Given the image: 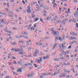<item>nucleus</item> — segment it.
Segmentation results:
<instances>
[{
	"label": "nucleus",
	"instance_id": "1",
	"mask_svg": "<svg viewBox=\"0 0 78 78\" xmlns=\"http://www.w3.org/2000/svg\"><path fill=\"white\" fill-rule=\"evenodd\" d=\"M24 68H25V67H22L20 69H17V72H22V69H24Z\"/></svg>",
	"mask_w": 78,
	"mask_h": 78
},
{
	"label": "nucleus",
	"instance_id": "2",
	"mask_svg": "<svg viewBox=\"0 0 78 78\" xmlns=\"http://www.w3.org/2000/svg\"><path fill=\"white\" fill-rule=\"evenodd\" d=\"M74 16L76 17H77V18H78V12L77 11H76L75 13H74Z\"/></svg>",
	"mask_w": 78,
	"mask_h": 78
},
{
	"label": "nucleus",
	"instance_id": "3",
	"mask_svg": "<svg viewBox=\"0 0 78 78\" xmlns=\"http://www.w3.org/2000/svg\"><path fill=\"white\" fill-rule=\"evenodd\" d=\"M30 76H34V74L32 73H30L29 74H27V77H28V78H30Z\"/></svg>",
	"mask_w": 78,
	"mask_h": 78
},
{
	"label": "nucleus",
	"instance_id": "4",
	"mask_svg": "<svg viewBox=\"0 0 78 78\" xmlns=\"http://www.w3.org/2000/svg\"><path fill=\"white\" fill-rule=\"evenodd\" d=\"M51 73H49L46 74L45 73H42V76H45V75H51Z\"/></svg>",
	"mask_w": 78,
	"mask_h": 78
},
{
	"label": "nucleus",
	"instance_id": "5",
	"mask_svg": "<svg viewBox=\"0 0 78 78\" xmlns=\"http://www.w3.org/2000/svg\"><path fill=\"white\" fill-rule=\"evenodd\" d=\"M60 73L59 71H58V72H56L54 73H53V74L52 75V76H55V75L58 74V73Z\"/></svg>",
	"mask_w": 78,
	"mask_h": 78
},
{
	"label": "nucleus",
	"instance_id": "6",
	"mask_svg": "<svg viewBox=\"0 0 78 78\" xmlns=\"http://www.w3.org/2000/svg\"><path fill=\"white\" fill-rule=\"evenodd\" d=\"M53 46H54V47H53V48H52L53 50H55V48H56V46H57V43H55V44H54L53 45Z\"/></svg>",
	"mask_w": 78,
	"mask_h": 78
},
{
	"label": "nucleus",
	"instance_id": "7",
	"mask_svg": "<svg viewBox=\"0 0 78 78\" xmlns=\"http://www.w3.org/2000/svg\"><path fill=\"white\" fill-rule=\"evenodd\" d=\"M37 55L36 53H35V52H33V55L34 57H35V56H37Z\"/></svg>",
	"mask_w": 78,
	"mask_h": 78
},
{
	"label": "nucleus",
	"instance_id": "8",
	"mask_svg": "<svg viewBox=\"0 0 78 78\" xmlns=\"http://www.w3.org/2000/svg\"><path fill=\"white\" fill-rule=\"evenodd\" d=\"M34 52L36 53V54L37 55V54H39V50L38 49H37Z\"/></svg>",
	"mask_w": 78,
	"mask_h": 78
},
{
	"label": "nucleus",
	"instance_id": "9",
	"mask_svg": "<svg viewBox=\"0 0 78 78\" xmlns=\"http://www.w3.org/2000/svg\"><path fill=\"white\" fill-rule=\"evenodd\" d=\"M4 31H5V32H7L8 33H11V31H8V30H7V29H4Z\"/></svg>",
	"mask_w": 78,
	"mask_h": 78
},
{
	"label": "nucleus",
	"instance_id": "10",
	"mask_svg": "<svg viewBox=\"0 0 78 78\" xmlns=\"http://www.w3.org/2000/svg\"><path fill=\"white\" fill-rule=\"evenodd\" d=\"M66 20H62L63 22H61L62 24H63L64 25V24H66Z\"/></svg>",
	"mask_w": 78,
	"mask_h": 78
},
{
	"label": "nucleus",
	"instance_id": "11",
	"mask_svg": "<svg viewBox=\"0 0 78 78\" xmlns=\"http://www.w3.org/2000/svg\"><path fill=\"white\" fill-rule=\"evenodd\" d=\"M32 17V18H34V17H36V15H35L34 14V12H33Z\"/></svg>",
	"mask_w": 78,
	"mask_h": 78
},
{
	"label": "nucleus",
	"instance_id": "12",
	"mask_svg": "<svg viewBox=\"0 0 78 78\" xmlns=\"http://www.w3.org/2000/svg\"><path fill=\"white\" fill-rule=\"evenodd\" d=\"M27 11L28 13H29V14H30L31 12V10H30V9H27Z\"/></svg>",
	"mask_w": 78,
	"mask_h": 78
},
{
	"label": "nucleus",
	"instance_id": "13",
	"mask_svg": "<svg viewBox=\"0 0 78 78\" xmlns=\"http://www.w3.org/2000/svg\"><path fill=\"white\" fill-rule=\"evenodd\" d=\"M37 3V2H32L31 3V5H34V4H36Z\"/></svg>",
	"mask_w": 78,
	"mask_h": 78
},
{
	"label": "nucleus",
	"instance_id": "14",
	"mask_svg": "<svg viewBox=\"0 0 78 78\" xmlns=\"http://www.w3.org/2000/svg\"><path fill=\"white\" fill-rule=\"evenodd\" d=\"M58 40H59V41H62L63 40V39H64V37H63L62 39H61V37H58Z\"/></svg>",
	"mask_w": 78,
	"mask_h": 78
},
{
	"label": "nucleus",
	"instance_id": "15",
	"mask_svg": "<svg viewBox=\"0 0 78 78\" xmlns=\"http://www.w3.org/2000/svg\"><path fill=\"white\" fill-rule=\"evenodd\" d=\"M61 75H62V77H64L66 76V74L64 73H62Z\"/></svg>",
	"mask_w": 78,
	"mask_h": 78
},
{
	"label": "nucleus",
	"instance_id": "16",
	"mask_svg": "<svg viewBox=\"0 0 78 78\" xmlns=\"http://www.w3.org/2000/svg\"><path fill=\"white\" fill-rule=\"evenodd\" d=\"M36 62L37 63H39V64H40V62L39 61V59H37Z\"/></svg>",
	"mask_w": 78,
	"mask_h": 78
},
{
	"label": "nucleus",
	"instance_id": "17",
	"mask_svg": "<svg viewBox=\"0 0 78 78\" xmlns=\"http://www.w3.org/2000/svg\"><path fill=\"white\" fill-rule=\"evenodd\" d=\"M53 32L54 34V35L56 36V32L57 31H53Z\"/></svg>",
	"mask_w": 78,
	"mask_h": 78
},
{
	"label": "nucleus",
	"instance_id": "18",
	"mask_svg": "<svg viewBox=\"0 0 78 78\" xmlns=\"http://www.w3.org/2000/svg\"><path fill=\"white\" fill-rule=\"evenodd\" d=\"M55 61H60V59L59 58H58L56 59H54Z\"/></svg>",
	"mask_w": 78,
	"mask_h": 78
},
{
	"label": "nucleus",
	"instance_id": "19",
	"mask_svg": "<svg viewBox=\"0 0 78 78\" xmlns=\"http://www.w3.org/2000/svg\"><path fill=\"white\" fill-rule=\"evenodd\" d=\"M5 20H3V19H1V22L3 23H4V22H5Z\"/></svg>",
	"mask_w": 78,
	"mask_h": 78
},
{
	"label": "nucleus",
	"instance_id": "20",
	"mask_svg": "<svg viewBox=\"0 0 78 78\" xmlns=\"http://www.w3.org/2000/svg\"><path fill=\"white\" fill-rule=\"evenodd\" d=\"M40 60H39L40 62H42V57H39Z\"/></svg>",
	"mask_w": 78,
	"mask_h": 78
},
{
	"label": "nucleus",
	"instance_id": "21",
	"mask_svg": "<svg viewBox=\"0 0 78 78\" xmlns=\"http://www.w3.org/2000/svg\"><path fill=\"white\" fill-rule=\"evenodd\" d=\"M19 42L20 43H25V41L22 40L21 41H19Z\"/></svg>",
	"mask_w": 78,
	"mask_h": 78
},
{
	"label": "nucleus",
	"instance_id": "22",
	"mask_svg": "<svg viewBox=\"0 0 78 78\" xmlns=\"http://www.w3.org/2000/svg\"><path fill=\"white\" fill-rule=\"evenodd\" d=\"M24 53H25V52H24L19 53V54H20V55H23V54H24Z\"/></svg>",
	"mask_w": 78,
	"mask_h": 78
},
{
	"label": "nucleus",
	"instance_id": "23",
	"mask_svg": "<svg viewBox=\"0 0 78 78\" xmlns=\"http://www.w3.org/2000/svg\"><path fill=\"white\" fill-rule=\"evenodd\" d=\"M11 50L12 51H15V52L16 51V48H12Z\"/></svg>",
	"mask_w": 78,
	"mask_h": 78
},
{
	"label": "nucleus",
	"instance_id": "24",
	"mask_svg": "<svg viewBox=\"0 0 78 78\" xmlns=\"http://www.w3.org/2000/svg\"><path fill=\"white\" fill-rule=\"evenodd\" d=\"M6 9L8 13H11V12L9 11V9Z\"/></svg>",
	"mask_w": 78,
	"mask_h": 78
},
{
	"label": "nucleus",
	"instance_id": "25",
	"mask_svg": "<svg viewBox=\"0 0 78 78\" xmlns=\"http://www.w3.org/2000/svg\"><path fill=\"white\" fill-rule=\"evenodd\" d=\"M56 70H57V72H60H60L61 71H60V69L58 68L56 69Z\"/></svg>",
	"mask_w": 78,
	"mask_h": 78
},
{
	"label": "nucleus",
	"instance_id": "26",
	"mask_svg": "<svg viewBox=\"0 0 78 78\" xmlns=\"http://www.w3.org/2000/svg\"><path fill=\"white\" fill-rule=\"evenodd\" d=\"M43 40L44 39H43L41 38L39 40V42H41L42 41H43Z\"/></svg>",
	"mask_w": 78,
	"mask_h": 78
},
{
	"label": "nucleus",
	"instance_id": "27",
	"mask_svg": "<svg viewBox=\"0 0 78 78\" xmlns=\"http://www.w3.org/2000/svg\"><path fill=\"white\" fill-rule=\"evenodd\" d=\"M34 28H36V27H37V23H35L34 24Z\"/></svg>",
	"mask_w": 78,
	"mask_h": 78
},
{
	"label": "nucleus",
	"instance_id": "28",
	"mask_svg": "<svg viewBox=\"0 0 78 78\" xmlns=\"http://www.w3.org/2000/svg\"><path fill=\"white\" fill-rule=\"evenodd\" d=\"M70 45H72V44H73V41H72L71 42H69Z\"/></svg>",
	"mask_w": 78,
	"mask_h": 78
},
{
	"label": "nucleus",
	"instance_id": "29",
	"mask_svg": "<svg viewBox=\"0 0 78 78\" xmlns=\"http://www.w3.org/2000/svg\"><path fill=\"white\" fill-rule=\"evenodd\" d=\"M34 27H31L30 29V30H31V31H32V30H34Z\"/></svg>",
	"mask_w": 78,
	"mask_h": 78
},
{
	"label": "nucleus",
	"instance_id": "30",
	"mask_svg": "<svg viewBox=\"0 0 78 78\" xmlns=\"http://www.w3.org/2000/svg\"><path fill=\"white\" fill-rule=\"evenodd\" d=\"M28 65H29V64H24V66H26V67H27L28 66Z\"/></svg>",
	"mask_w": 78,
	"mask_h": 78
},
{
	"label": "nucleus",
	"instance_id": "31",
	"mask_svg": "<svg viewBox=\"0 0 78 78\" xmlns=\"http://www.w3.org/2000/svg\"><path fill=\"white\" fill-rule=\"evenodd\" d=\"M63 61H66V62H67V60L64 58V59H63Z\"/></svg>",
	"mask_w": 78,
	"mask_h": 78
},
{
	"label": "nucleus",
	"instance_id": "32",
	"mask_svg": "<svg viewBox=\"0 0 78 78\" xmlns=\"http://www.w3.org/2000/svg\"><path fill=\"white\" fill-rule=\"evenodd\" d=\"M19 51H20L19 49H16V52H19Z\"/></svg>",
	"mask_w": 78,
	"mask_h": 78
},
{
	"label": "nucleus",
	"instance_id": "33",
	"mask_svg": "<svg viewBox=\"0 0 78 78\" xmlns=\"http://www.w3.org/2000/svg\"><path fill=\"white\" fill-rule=\"evenodd\" d=\"M44 8H45V9H49V8H48V7L46 6L44 7Z\"/></svg>",
	"mask_w": 78,
	"mask_h": 78
},
{
	"label": "nucleus",
	"instance_id": "34",
	"mask_svg": "<svg viewBox=\"0 0 78 78\" xmlns=\"http://www.w3.org/2000/svg\"><path fill=\"white\" fill-rule=\"evenodd\" d=\"M34 67H37V65L35 64H34Z\"/></svg>",
	"mask_w": 78,
	"mask_h": 78
},
{
	"label": "nucleus",
	"instance_id": "35",
	"mask_svg": "<svg viewBox=\"0 0 78 78\" xmlns=\"http://www.w3.org/2000/svg\"><path fill=\"white\" fill-rule=\"evenodd\" d=\"M64 58H65V57H61L60 58V59H63V60L64 59Z\"/></svg>",
	"mask_w": 78,
	"mask_h": 78
},
{
	"label": "nucleus",
	"instance_id": "36",
	"mask_svg": "<svg viewBox=\"0 0 78 78\" xmlns=\"http://www.w3.org/2000/svg\"><path fill=\"white\" fill-rule=\"evenodd\" d=\"M46 59H48L49 58V55H48L46 56Z\"/></svg>",
	"mask_w": 78,
	"mask_h": 78
},
{
	"label": "nucleus",
	"instance_id": "37",
	"mask_svg": "<svg viewBox=\"0 0 78 78\" xmlns=\"http://www.w3.org/2000/svg\"><path fill=\"white\" fill-rule=\"evenodd\" d=\"M12 44L13 45H17V43H16V42H15L12 43Z\"/></svg>",
	"mask_w": 78,
	"mask_h": 78
},
{
	"label": "nucleus",
	"instance_id": "38",
	"mask_svg": "<svg viewBox=\"0 0 78 78\" xmlns=\"http://www.w3.org/2000/svg\"><path fill=\"white\" fill-rule=\"evenodd\" d=\"M60 66H61L60 65H57L55 66V67H56V68H58V67H59Z\"/></svg>",
	"mask_w": 78,
	"mask_h": 78
},
{
	"label": "nucleus",
	"instance_id": "39",
	"mask_svg": "<svg viewBox=\"0 0 78 78\" xmlns=\"http://www.w3.org/2000/svg\"><path fill=\"white\" fill-rule=\"evenodd\" d=\"M38 19H39L37 18L35 19V22H37V20H38Z\"/></svg>",
	"mask_w": 78,
	"mask_h": 78
},
{
	"label": "nucleus",
	"instance_id": "40",
	"mask_svg": "<svg viewBox=\"0 0 78 78\" xmlns=\"http://www.w3.org/2000/svg\"><path fill=\"white\" fill-rule=\"evenodd\" d=\"M6 78H11V77L10 76H8L6 77Z\"/></svg>",
	"mask_w": 78,
	"mask_h": 78
},
{
	"label": "nucleus",
	"instance_id": "41",
	"mask_svg": "<svg viewBox=\"0 0 78 78\" xmlns=\"http://www.w3.org/2000/svg\"><path fill=\"white\" fill-rule=\"evenodd\" d=\"M13 73V75H17V73H16V72H14Z\"/></svg>",
	"mask_w": 78,
	"mask_h": 78
},
{
	"label": "nucleus",
	"instance_id": "42",
	"mask_svg": "<svg viewBox=\"0 0 78 78\" xmlns=\"http://www.w3.org/2000/svg\"><path fill=\"white\" fill-rule=\"evenodd\" d=\"M60 64H61V65H64V62H62Z\"/></svg>",
	"mask_w": 78,
	"mask_h": 78
},
{
	"label": "nucleus",
	"instance_id": "43",
	"mask_svg": "<svg viewBox=\"0 0 78 78\" xmlns=\"http://www.w3.org/2000/svg\"><path fill=\"white\" fill-rule=\"evenodd\" d=\"M53 29H54V28H50V30L51 31H53Z\"/></svg>",
	"mask_w": 78,
	"mask_h": 78
},
{
	"label": "nucleus",
	"instance_id": "44",
	"mask_svg": "<svg viewBox=\"0 0 78 78\" xmlns=\"http://www.w3.org/2000/svg\"><path fill=\"white\" fill-rule=\"evenodd\" d=\"M25 35H20V37H24Z\"/></svg>",
	"mask_w": 78,
	"mask_h": 78
},
{
	"label": "nucleus",
	"instance_id": "45",
	"mask_svg": "<svg viewBox=\"0 0 78 78\" xmlns=\"http://www.w3.org/2000/svg\"><path fill=\"white\" fill-rule=\"evenodd\" d=\"M67 65H68L69 66H71V64L69 62H68L67 63Z\"/></svg>",
	"mask_w": 78,
	"mask_h": 78
},
{
	"label": "nucleus",
	"instance_id": "46",
	"mask_svg": "<svg viewBox=\"0 0 78 78\" xmlns=\"http://www.w3.org/2000/svg\"><path fill=\"white\" fill-rule=\"evenodd\" d=\"M33 68V66H30L29 67V68L30 70H31V69Z\"/></svg>",
	"mask_w": 78,
	"mask_h": 78
},
{
	"label": "nucleus",
	"instance_id": "47",
	"mask_svg": "<svg viewBox=\"0 0 78 78\" xmlns=\"http://www.w3.org/2000/svg\"><path fill=\"white\" fill-rule=\"evenodd\" d=\"M63 55V53H62L59 55L60 56H62Z\"/></svg>",
	"mask_w": 78,
	"mask_h": 78
},
{
	"label": "nucleus",
	"instance_id": "48",
	"mask_svg": "<svg viewBox=\"0 0 78 78\" xmlns=\"http://www.w3.org/2000/svg\"><path fill=\"white\" fill-rule=\"evenodd\" d=\"M24 34L25 35H27V34H28V33L27 32H24Z\"/></svg>",
	"mask_w": 78,
	"mask_h": 78
},
{
	"label": "nucleus",
	"instance_id": "49",
	"mask_svg": "<svg viewBox=\"0 0 78 78\" xmlns=\"http://www.w3.org/2000/svg\"><path fill=\"white\" fill-rule=\"evenodd\" d=\"M8 16L9 17H12L13 16L12 15L10 14H9Z\"/></svg>",
	"mask_w": 78,
	"mask_h": 78
},
{
	"label": "nucleus",
	"instance_id": "50",
	"mask_svg": "<svg viewBox=\"0 0 78 78\" xmlns=\"http://www.w3.org/2000/svg\"><path fill=\"white\" fill-rule=\"evenodd\" d=\"M56 35H58V36H59V33L57 32L56 33Z\"/></svg>",
	"mask_w": 78,
	"mask_h": 78
},
{
	"label": "nucleus",
	"instance_id": "51",
	"mask_svg": "<svg viewBox=\"0 0 78 78\" xmlns=\"http://www.w3.org/2000/svg\"><path fill=\"white\" fill-rule=\"evenodd\" d=\"M7 5L8 7H9V3L8 2L7 3Z\"/></svg>",
	"mask_w": 78,
	"mask_h": 78
},
{
	"label": "nucleus",
	"instance_id": "52",
	"mask_svg": "<svg viewBox=\"0 0 78 78\" xmlns=\"http://www.w3.org/2000/svg\"><path fill=\"white\" fill-rule=\"evenodd\" d=\"M57 22H58V23H61V21L59 20L58 21H57Z\"/></svg>",
	"mask_w": 78,
	"mask_h": 78
},
{
	"label": "nucleus",
	"instance_id": "53",
	"mask_svg": "<svg viewBox=\"0 0 78 78\" xmlns=\"http://www.w3.org/2000/svg\"><path fill=\"white\" fill-rule=\"evenodd\" d=\"M12 58L14 59H16V57L14 56H13L12 57Z\"/></svg>",
	"mask_w": 78,
	"mask_h": 78
},
{
	"label": "nucleus",
	"instance_id": "54",
	"mask_svg": "<svg viewBox=\"0 0 78 78\" xmlns=\"http://www.w3.org/2000/svg\"><path fill=\"white\" fill-rule=\"evenodd\" d=\"M62 48H64V47H65L64 46V44H62Z\"/></svg>",
	"mask_w": 78,
	"mask_h": 78
},
{
	"label": "nucleus",
	"instance_id": "55",
	"mask_svg": "<svg viewBox=\"0 0 78 78\" xmlns=\"http://www.w3.org/2000/svg\"><path fill=\"white\" fill-rule=\"evenodd\" d=\"M40 21H41V22H43V21L42 20V18H40Z\"/></svg>",
	"mask_w": 78,
	"mask_h": 78
},
{
	"label": "nucleus",
	"instance_id": "56",
	"mask_svg": "<svg viewBox=\"0 0 78 78\" xmlns=\"http://www.w3.org/2000/svg\"><path fill=\"white\" fill-rule=\"evenodd\" d=\"M20 50V51H23V50H22V49H19Z\"/></svg>",
	"mask_w": 78,
	"mask_h": 78
},
{
	"label": "nucleus",
	"instance_id": "57",
	"mask_svg": "<svg viewBox=\"0 0 78 78\" xmlns=\"http://www.w3.org/2000/svg\"><path fill=\"white\" fill-rule=\"evenodd\" d=\"M48 38H49L48 37H44V39H48Z\"/></svg>",
	"mask_w": 78,
	"mask_h": 78
},
{
	"label": "nucleus",
	"instance_id": "58",
	"mask_svg": "<svg viewBox=\"0 0 78 78\" xmlns=\"http://www.w3.org/2000/svg\"><path fill=\"white\" fill-rule=\"evenodd\" d=\"M55 2V0H53V2H52L53 4H54Z\"/></svg>",
	"mask_w": 78,
	"mask_h": 78
},
{
	"label": "nucleus",
	"instance_id": "59",
	"mask_svg": "<svg viewBox=\"0 0 78 78\" xmlns=\"http://www.w3.org/2000/svg\"><path fill=\"white\" fill-rule=\"evenodd\" d=\"M24 34H25V32H23L21 33V34L22 35Z\"/></svg>",
	"mask_w": 78,
	"mask_h": 78
},
{
	"label": "nucleus",
	"instance_id": "60",
	"mask_svg": "<svg viewBox=\"0 0 78 78\" xmlns=\"http://www.w3.org/2000/svg\"><path fill=\"white\" fill-rule=\"evenodd\" d=\"M46 20H49V17H47L45 19Z\"/></svg>",
	"mask_w": 78,
	"mask_h": 78
},
{
	"label": "nucleus",
	"instance_id": "61",
	"mask_svg": "<svg viewBox=\"0 0 78 78\" xmlns=\"http://www.w3.org/2000/svg\"><path fill=\"white\" fill-rule=\"evenodd\" d=\"M43 15L44 16H45V17L46 16V14H45V13H43Z\"/></svg>",
	"mask_w": 78,
	"mask_h": 78
},
{
	"label": "nucleus",
	"instance_id": "62",
	"mask_svg": "<svg viewBox=\"0 0 78 78\" xmlns=\"http://www.w3.org/2000/svg\"><path fill=\"white\" fill-rule=\"evenodd\" d=\"M28 64H29V66H32V64H31V63H28Z\"/></svg>",
	"mask_w": 78,
	"mask_h": 78
},
{
	"label": "nucleus",
	"instance_id": "63",
	"mask_svg": "<svg viewBox=\"0 0 78 78\" xmlns=\"http://www.w3.org/2000/svg\"><path fill=\"white\" fill-rule=\"evenodd\" d=\"M76 28H78V23H76Z\"/></svg>",
	"mask_w": 78,
	"mask_h": 78
},
{
	"label": "nucleus",
	"instance_id": "64",
	"mask_svg": "<svg viewBox=\"0 0 78 78\" xmlns=\"http://www.w3.org/2000/svg\"><path fill=\"white\" fill-rule=\"evenodd\" d=\"M66 53H67V54H69V51H67L66 52Z\"/></svg>",
	"mask_w": 78,
	"mask_h": 78
}]
</instances>
